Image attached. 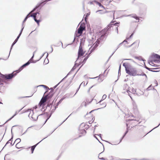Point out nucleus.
<instances>
[{"label":"nucleus","instance_id":"nucleus-3","mask_svg":"<svg viewBox=\"0 0 160 160\" xmlns=\"http://www.w3.org/2000/svg\"><path fill=\"white\" fill-rule=\"evenodd\" d=\"M123 65L125 68L126 72L130 76H135L141 75L136 69L132 67L129 63H124Z\"/></svg>","mask_w":160,"mask_h":160},{"label":"nucleus","instance_id":"nucleus-22","mask_svg":"<svg viewBox=\"0 0 160 160\" xmlns=\"http://www.w3.org/2000/svg\"><path fill=\"white\" fill-rule=\"evenodd\" d=\"M90 15V13H87V15L86 16V17H84V20L85 21L87 22V19L88 16Z\"/></svg>","mask_w":160,"mask_h":160},{"label":"nucleus","instance_id":"nucleus-17","mask_svg":"<svg viewBox=\"0 0 160 160\" xmlns=\"http://www.w3.org/2000/svg\"><path fill=\"white\" fill-rule=\"evenodd\" d=\"M112 1V0H103V2L106 5L108 4Z\"/></svg>","mask_w":160,"mask_h":160},{"label":"nucleus","instance_id":"nucleus-20","mask_svg":"<svg viewBox=\"0 0 160 160\" xmlns=\"http://www.w3.org/2000/svg\"><path fill=\"white\" fill-rule=\"evenodd\" d=\"M88 56H86L84 59L83 61L82 62V65H83L84 64L86 61H87V59H88Z\"/></svg>","mask_w":160,"mask_h":160},{"label":"nucleus","instance_id":"nucleus-23","mask_svg":"<svg viewBox=\"0 0 160 160\" xmlns=\"http://www.w3.org/2000/svg\"><path fill=\"white\" fill-rule=\"evenodd\" d=\"M107 97V95L106 94H104L102 97V100H101L103 101Z\"/></svg>","mask_w":160,"mask_h":160},{"label":"nucleus","instance_id":"nucleus-13","mask_svg":"<svg viewBox=\"0 0 160 160\" xmlns=\"http://www.w3.org/2000/svg\"><path fill=\"white\" fill-rule=\"evenodd\" d=\"M16 147L18 149L23 148V145L22 143L16 144Z\"/></svg>","mask_w":160,"mask_h":160},{"label":"nucleus","instance_id":"nucleus-12","mask_svg":"<svg viewBox=\"0 0 160 160\" xmlns=\"http://www.w3.org/2000/svg\"><path fill=\"white\" fill-rule=\"evenodd\" d=\"M152 57L155 59L156 60H160V56L157 54H154L152 55Z\"/></svg>","mask_w":160,"mask_h":160},{"label":"nucleus","instance_id":"nucleus-21","mask_svg":"<svg viewBox=\"0 0 160 160\" xmlns=\"http://www.w3.org/2000/svg\"><path fill=\"white\" fill-rule=\"evenodd\" d=\"M135 58L140 61L143 60L142 58L141 57H135Z\"/></svg>","mask_w":160,"mask_h":160},{"label":"nucleus","instance_id":"nucleus-10","mask_svg":"<svg viewBox=\"0 0 160 160\" xmlns=\"http://www.w3.org/2000/svg\"><path fill=\"white\" fill-rule=\"evenodd\" d=\"M29 117H31L33 120H36L38 118V114L37 112H34L33 110H32L30 112Z\"/></svg>","mask_w":160,"mask_h":160},{"label":"nucleus","instance_id":"nucleus-4","mask_svg":"<svg viewBox=\"0 0 160 160\" xmlns=\"http://www.w3.org/2000/svg\"><path fill=\"white\" fill-rule=\"evenodd\" d=\"M88 126L85 125L84 123H82L79 127V136L78 137H80L84 135H85L86 132L85 130V128H88Z\"/></svg>","mask_w":160,"mask_h":160},{"label":"nucleus","instance_id":"nucleus-11","mask_svg":"<svg viewBox=\"0 0 160 160\" xmlns=\"http://www.w3.org/2000/svg\"><path fill=\"white\" fill-rule=\"evenodd\" d=\"M85 53V51H84L82 48V46L80 45L79 47V48L78 52V59L79 58L83 56Z\"/></svg>","mask_w":160,"mask_h":160},{"label":"nucleus","instance_id":"nucleus-15","mask_svg":"<svg viewBox=\"0 0 160 160\" xmlns=\"http://www.w3.org/2000/svg\"><path fill=\"white\" fill-rule=\"evenodd\" d=\"M94 2L95 3L97 4L100 7H102V8H104V7L101 4V3L96 1H93L92 2H90V3L91 4H92V2Z\"/></svg>","mask_w":160,"mask_h":160},{"label":"nucleus","instance_id":"nucleus-14","mask_svg":"<svg viewBox=\"0 0 160 160\" xmlns=\"http://www.w3.org/2000/svg\"><path fill=\"white\" fill-rule=\"evenodd\" d=\"M99 103L100 104V105H101V108H102L105 107L106 106V103L105 102H103L102 100H101L99 102Z\"/></svg>","mask_w":160,"mask_h":160},{"label":"nucleus","instance_id":"nucleus-5","mask_svg":"<svg viewBox=\"0 0 160 160\" xmlns=\"http://www.w3.org/2000/svg\"><path fill=\"white\" fill-rule=\"evenodd\" d=\"M118 22H116L114 23V22H111L108 26L106 28L107 31H108L111 30H113L114 28L117 32L118 31Z\"/></svg>","mask_w":160,"mask_h":160},{"label":"nucleus","instance_id":"nucleus-7","mask_svg":"<svg viewBox=\"0 0 160 160\" xmlns=\"http://www.w3.org/2000/svg\"><path fill=\"white\" fill-rule=\"evenodd\" d=\"M106 30H102L101 32V33H103V34L101 36L100 38H99L97 40V41L94 43L93 45H92V50H94L98 46V45L99 44L100 42V41L99 40V39L101 40L102 39V38L104 37L105 35L106 34V33H105V31Z\"/></svg>","mask_w":160,"mask_h":160},{"label":"nucleus","instance_id":"nucleus-18","mask_svg":"<svg viewBox=\"0 0 160 160\" xmlns=\"http://www.w3.org/2000/svg\"><path fill=\"white\" fill-rule=\"evenodd\" d=\"M21 139L20 138H17L15 141L14 143H16V144H18L19 143H22L21 142Z\"/></svg>","mask_w":160,"mask_h":160},{"label":"nucleus","instance_id":"nucleus-27","mask_svg":"<svg viewBox=\"0 0 160 160\" xmlns=\"http://www.w3.org/2000/svg\"><path fill=\"white\" fill-rule=\"evenodd\" d=\"M39 7V6H37L33 10L31 11V12H33L36 9H37V8H38V7Z\"/></svg>","mask_w":160,"mask_h":160},{"label":"nucleus","instance_id":"nucleus-30","mask_svg":"<svg viewBox=\"0 0 160 160\" xmlns=\"http://www.w3.org/2000/svg\"><path fill=\"white\" fill-rule=\"evenodd\" d=\"M85 82H83L81 84V85L83 84V85H85Z\"/></svg>","mask_w":160,"mask_h":160},{"label":"nucleus","instance_id":"nucleus-34","mask_svg":"<svg viewBox=\"0 0 160 160\" xmlns=\"http://www.w3.org/2000/svg\"><path fill=\"white\" fill-rule=\"evenodd\" d=\"M16 42H15L14 41V42H13V45Z\"/></svg>","mask_w":160,"mask_h":160},{"label":"nucleus","instance_id":"nucleus-24","mask_svg":"<svg viewBox=\"0 0 160 160\" xmlns=\"http://www.w3.org/2000/svg\"><path fill=\"white\" fill-rule=\"evenodd\" d=\"M31 16V15H30V13H29L28 14L27 16H26V18H25L24 21H23V22H25L26 21V20H27V18H28V17H30Z\"/></svg>","mask_w":160,"mask_h":160},{"label":"nucleus","instance_id":"nucleus-9","mask_svg":"<svg viewBox=\"0 0 160 160\" xmlns=\"http://www.w3.org/2000/svg\"><path fill=\"white\" fill-rule=\"evenodd\" d=\"M47 99V96H45L43 97L41 99L40 102L38 104L39 107L40 108L42 107V108H43V107L46 104V102Z\"/></svg>","mask_w":160,"mask_h":160},{"label":"nucleus","instance_id":"nucleus-31","mask_svg":"<svg viewBox=\"0 0 160 160\" xmlns=\"http://www.w3.org/2000/svg\"><path fill=\"white\" fill-rule=\"evenodd\" d=\"M128 129L127 131H126V132H125V135L127 133H128Z\"/></svg>","mask_w":160,"mask_h":160},{"label":"nucleus","instance_id":"nucleus-1","mask_svg":"<svg viewBox=\"0 0 160 160\" xmlns=\"http://www.w3.org/2000/svg\"><path fill=\"white\" fill-rule=\"evenodd\" d=\"M33 56L32 57L31 59L29 60V61L26 63L25 64L23 65L22 67H20V68L19 69L16 71H15L13 72L12 73L9 74H6V75H3L2 74H1V77L3 79H5V80L7 79H12V78L14 77L17 73L21 71L26 66H27L30 63L33 62H35L37 61H38L39 60L40 58L38 60H35L34 61H33Z\"/></svg>","mask_w":160,"mask_h":160},{"label":"nucleus","instance_id":"nucleus-35","mask_svg":"<svg viewBox=\"0 0 160 160\" xmlns=\"http://www.w3.org/2000/svg\"><path fill=\"white\" fill-rule=\"evenodd\" d=\"M126 47H129L130 46V45H128V46H127V45H126Z\"/></svg>","mask_w":160,"mask_h":160},{"label":"nucleus","instance_id":"nucleus-19","mask_svg":"<svg viewBox=\"0 0 160 160\" xmlns=\"http://www.w3.org/2000/svg\"><path fill=\"white\" fill-rule=\"evenodd\" d=\"M23 28H22V29H21V32H20V34H19L18 36L17 37V38L15 39V42H17V41L18 40L19 37H20V36L21 35V33H22V30H23Z\"/></svg>","mask_w":160,"mask_h":160},{"label":"nucleus","instance_id":"nucleus-29","mask_svg":"<svg viewBox=\"0 0 160 160\" xmlns=\"http://www.w3.org/2000/svg\"><path fill=\"white\" fill-rule=\"evenodd\" d=\"M133 17L135 18L136 19L139 20V18L138 17H137L136 16H134Z\"/></svg>","mask_w":160,"mask_h":160},{"label":"nucleus","instance_id":"nucleus-25","mask_svg":"<svg viewBox=\"0 0 160 160\" xmlns=\"http://www.w3.org/2000/svg\"><path fill=\"white\" fill-rule=\"evenodd\" d=\"M104 76L103 74H100L99 75V78H101L103 79L104 78Z\"/></svg>","mask_w":160,"mask_h":160},{"label":"nucleus","instance_id":"nucleus-28","mask_svg":"<svg viewBox=\"0 0 160 160\" xmlns=\"http://www.w3.org/2000/svg\"><path fill=\"white\" fill-rule=\"evenodd\" d=\"M46 61H48V59H46L45 60H44V63H45V64H47L48 63L47 62H45Z\"/></svg>","mask_w":160,"mask_h":160},{"label":"nucleus","instance_id":"nucleus-32","mask_svg":"<svg viewBox=\"0 0 160 160\" xmlns=\"http://www.w3.org/2000/svg\"><path fill=\"white\" fill-rule=\"evenodd\" d=\"M11 141V140H9L8 142H7V143H10V142Z\"/></svg>","mask_w":160,"mask_h":160},{"label":"nucleus","instance_id":"nucleus-33","mask_svg":"<svg viewBox=\"0 0 160 160\" xmlns=\"http://www.w3.org/2000/svg\"><path fill=\"white\" fill-rule=\"evenodd\" d=\"M150 87H151V86H149L148 88H147V90H149L150 89H149V88H150Z\"/></svg>","mask_w":160,"mask_h":160},{"label":"nucleus","instance_id":"nucleus-36","mask_svg":"<svg viewBox=\"0 0 160 160\" xmlns=\"http://www.w3.org/2000/svg\"><path fill=\"white\" fill-rule=\"evenodd\" d=\"M88 83V82H87L86 83V85H87Z\"/></svg>","mask_w":160,"mask_h":160},{"label":"nucleus","instance_id":"nucleus-26","mask_svg":"<svg viewBox=\"0 0 160 160\" xmlns=\"http://www.w3.org/2000/svg\"><path fill=\"white\" fill-rule=\"evenodd\" d=\"M122 43L124 44V45H126L128 44V42L127 41L125 40Z\"/></svg>","mask_w":160,"mask_h":160},{"label":"nucleus","instance_id":"nucleus-8","mask_svg":"<svg viewBox=\"0 0 160 160\" xmlns=\"http://www.w3.org/2000/svg\"><path fill=\"white\" fill-rule=\"evenodd\" d=\"M85 29V27L84 25L82 24L81 25L75 33V36L77 37H79L81 36L83 31Z\"/></svg>","mask_w":160,"mask_h":160},{"label":"nucleus","instance_id":"nucleus-16","mask_svg":"<svg viewBox=\"0 0 160 160\" xmlns=\"http://www.w3.org/2000/svg\"><path fill=\"white\" fill-rule=\"evenodd\" d=\"M40 142H39L38 143H37V144H36V145H33V146H32L31 147V152H32V153H33V151H34V150L35 148L36 147L37 145Z\"/></svg>","mask_w":160,"mask_h":160},{"label":"nucleus","instance_id":"nucleus-2","mask_svg":"<svg viewBox=\"0 0 160 160\" xmlns=\"http://www.w3.org/2000/svg\"><path fill=\"white\" fill-rule=\"evenodd\" d=\"M132 118L128 120V123L127 124V127L129 125L128 128L134 127L141 122H145V120L139 114L135 117L132 115Z\"/></svg>","mask_w":160,"mask_h":160},{"label":"nucleus","instance_id":"nucleus-6","mask_svg":"<svg viewBox=\"0 0 160 160\" xmlns=\"http://www.w3.org/2000/svg\"><path fill=\"white\" fill-rule=\"evenodd\" d=\"M31 16L33 17L34 20L39 25L42 19V16L40 13L39 12L33 13L31 15Z\"/></svg>","mask_w":160,"mask_h":160}]
</instances>
